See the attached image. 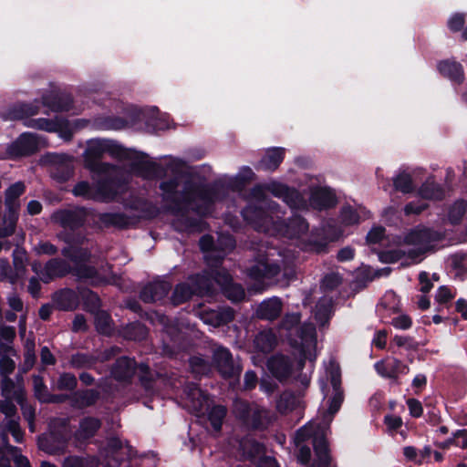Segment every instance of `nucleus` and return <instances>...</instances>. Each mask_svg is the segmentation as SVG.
<instances>
[{
	"label": "nucleus",
	"instance_id": "obj_16",
	"mask_svg": "<svg viewBox=\"0 0 467 467\" xmlns=\"http://www.w3.org/2000/svg\"><path fill=\"white\" fill-rule=\"evenodd\" d=\"M213 363L224 379L234 378L238 372L234 363L233 355L225 347H219L213 351Z\"/></svg>",
	"mask_w": 467,
	"mask_h": 467
},
{
	"label": "nucleus",
	"instance_id": "obj_38",
	"mask_svg": "<svg viewBox=\"0 0 467 467\" xmlns=\"http://www.w3.org/2000/svg\"><path fill=\"white\" fill-rule=\"evenodd\" d=\"M94 315V326L99 335L111 336L114 327L111 316L105 310H99Z\"/></svg>",
	"mask_w": 467,
	"mask_h": 467
},
{
	"label": "nucleus",
	"instance_id": "obj_11",
	"mask_svg": "<svg viewBox=\"0 0 467 467\" xmlns=\"http://www.w3.org/2000/svg\"><path fill=\"white\" fill-rule=\"evenodd\" d=\"M38 150V137L33 133L25 132L8 145L5 154L11 158L26 157L35 154Z\"/></svg>",
	"mask_w": 467,
	"mask_h": 467
},
{
	"label": "nucleus",
	"instance_id": "obj_64",
	"mask_svg": "<svg viewBox=\"0 0 467 467\" xmlns=\"http://www.w3.org/2000/svg\"><path fill=\"white\" fill-rule=\"evenodd\" d=\"M451 267L458 271V274L467 273V255L465 254H455L451 256Z\"/></svg>",
	"mask_w": 467,
	"mask_h": 467
},
{
	"label": "nucleus",
	"instance_id": "obj_14",
	"mask_svg": "<svg viewBox=\"0 0 467 467\" xmlns=\"http://www.w3.org/2000/svg\"><path fill=\"white\" fill-rule=\"evenodd\" d=\"M139 365L135 358L121 356L112 364L110 368L111 377L118 382L131 383Z\"/></svg>",
	"mask_w": 467,
	"mask_h": 467
},
{
	"label": "nucleus",
	"instance_id": "obj_39",
	"mask_svg": "<svg viewBox=\"0 0 467 467\" xmlns=\"http://www.w3.org/2000/svg\"><path fill=\"white\" fill-rule=\"evenodd\" d=\"M222 260L215 259L213 265L209 269L213 283H216L223 290L233 281V277L227 269L221 267Z\"/></svg>",
	"mask_w": 467,
	"mask_h": 467
},
{
	"label": "nucleus",
	"instance_id": "obj_15",
	"mask_svg": "<svg viewBox=\"0 0 467 467\" xmlns=\"http://www.w3.org/2000/svg\"><path fill=\"white\" fill-rule=\"evenodd\" d=\"M442 239V234L425 226H416L410 229L403 237L407 245L429 246L430 244Z\"/></svg>",
	"mask_w": 467,
	"mask_h": 467
},
{
	"label": "nucleus",
	"instance_id": "obj_32",
	"mask_svg": "<svg viewBox=\"0 0 467 467\" xmlns=\"http://www.w3.org/2000/svg\"><path fill=\"white\" fill-rule=\"evenodd\" d=\"M5 205V213L3 217V232L2 236H11L15 234L16 223L18 221V211L20 203H9Z\"/></svg>",
	"mask_w": 467,
	"mask_h": 467
},
{
	"label": "nucleus",
	"instance_id": "obj_29",
	"mask_svg": "<svg viewBox=\"0 0 467 467\" xmlns=\"http://www.w3.org/2000/svg\"><path fill=\"white\" fill-rule=\"evenodd\" d=\"M194 296H204L213 293V284L209 270L190 276Z\"/></svg>",
	"mask_w": 467,
	"mask_h": 467
},
{
	"label": "nucleus",
	"instance_id": "obj_6",
	"mask_svg": "<svg viewBox=\"0 0 467 467\" xmlns=\"http://www.w3.org/2000/svg\"><path fill=\"white\" fill-rule=\"evenodd\" d=\"M133 448L127 442L123 444L119 437H110L103 448L107 467H120L121 463L133 456Z\"/></svg>",
	"mask_w": 467,
	"mask_h": 467
},
{
	"label": "nucleus",
	"instance_id": "obj_59",
	"mask_svg": "<svg viewBox=\"0 0 467 467\" xmlns=\"http://www.w3.org/2000/svg\"><path fill=\"white\" fill-rule=\"evenodd\" d=\"M74 274L78 278L91 279L99 275L98 270L95 266L86 264L77 265L74 268Z\"/></svg>",
	"mask_w": 467,
	"mask_h": 467
},
{
	"label": "nucleus",
	"instance_id": "obj_21",
	"mask_svg": "<svg viewBox=\"0 0 467 467\" xmlns=\"http://www.w3.org/2000/svg\"><path fill=\"white\" fill-rule=\"evenodd\" d=\"M52 298L57 309L74 311L79 306V287L78 291L72 288L59 289L54 293Z\"/></svg>",
	"mask_w": 467,
	"mask_h": 467
},
{
	"label": "nucleus",
	"instance_id": "obj_47",
	"mask_svg": "<svg viewBox=\"0 0 467 467\" xmlns=\"http://www.w3.org/2000/svg\"><path fill=\"white\" fill-rule=\"evenodd\" d=\"M394 190L402 193H410L414 191L412 177L406 171L400 172L393 178Z\"/></svg>",
	"mask_w": 467,
	"mask_h": 467
},
{
	"label": "nucleus",
	"instance_id": "obj_30",
	"mask_svg": "<svg viewBox=\"0 0 467 467\" xmlns=\"http://www.w3.org/2000/svg\"><path fill=\"white\" fill-rule=\"evenodd\" d=\"M99 398L100 393L95 389L76 390L72 392V407L77 409L91 407Z\"/></svg>",
	"mask_w": 467,
	"mask_h": 467
},
{
	"label": "nucleus",
	"instance_id": "obj_41",
	"mask_svg": "<svg viewBox=\"0 0 467 467\" xmlns=\"http://www.w3.org/2000/svg\"><path fill=\"white\" fill-rule=\"evenodd\" d=\"M98 358L88 353L77 352L69 358V366L75 369L92 368L96 366Z\"/></svg>",
	"mask_w": 467,
	"mask_h": 467
},
{
	"label": "nucleus",
	"instance_id": "obj_43",
	"mask_svg": "<svg viewBox=\"0 0 467 467\" xmlns=\"http://www.w3.org/2000/svg\"><path fill=\"white\" fill-rule=\"evenodd\" d=\"M313 448L317 458L316 462H331L329 445L324 436L314 438Z\"/></svg>",
	"mask_w": 467,
	"mask_h": 467
},
{
	"label": "nucleus",
	"instance_id": "obj_8",
	"mask_svg": "<svg viewBox=\"0 0 467 467\" xmlns=\"http://www.w3.org/2000/svg\"><path fill=\"white\" fill-rule=\"evenodd\" d=\"M104 153H106L105 140L90 141L84 152L85 168L98 174L107 172L110 165L101 161Z\"/></svg>",
	"mask_w": 467,
	"mask_h": 467
},
{
	"label": "nucleus",
	"instance_id": "obj_34",
	"mask_svg": "<svg viewBox=\"0 0 467 467\" xmlns=\"http://www.w3.org/2000/svg\"><path fill=\"white\" fill-rule=\"evenodd\" d=\"M82 301L83 309L94 314L100 309L101 300L99 295L88 287H79V301Z\"/></svg>",
	"mask_w": 467,
	"mask_h": 467
},
{
	"label": "nucleus",
	"instance_id": "obj_54",
	"mask_svg": "<svg viewBox=\"0 0 467 467\" xmlns=\"http://www.w3.org/2000/svg\"><path fill=\"white\" fill-rule=\"evenodd\" d=\"M405 255L406 252L401 249L382 250L378 254L379 260L383 264H395Z\"/></svg>",
	"mask_w": 467,
	"mask_h": 467
},
{
	"label": "nucleus",
	"instance_id": "obj_48",
	"mask_svg": "<svg viewBox=\"0 0 467 467\" xmlns=\"http://www.w3.org/2000/svg\"><path fill=\"white\" fill-rule=\"evenodd\" d=\"M467 211V202L463 199L456 201L449 209L448 218L451 224H459Z\"/></svg>",
	"mask_w": 467,
	"mask_h": 467
},
{
	"label": "nucleus",
	"instance_id": "obj_53",
	"mask_svg": "<svg viewBox=\"0 0 467 467\" xmlns=\"http://www.w3.org/2000/svg\"><path fill=\"white\" fill-rule=\"evenodd\" d=\"M78 379L76 376L69 372H63L59 375L57 381V389L58 390L76 391Z\"/></svg>",
	"mask_w": 467,
	"mask_h": 467
},
{
	"label": "nucleus",
	"instance_id": "obj_25",
	"mask_svg": "<svg viewBox=\"0 0 467 467\" xmlns=\"http://www.w3.org/2000/svg\"><path fill=\"white\" fill-rule=\"evenodd\" d=\"M71 271L69 264L61 258H52L48 260L42 272V281L48 283L55 277H64L68 275Z\"/></svg>",
	"mask_w": 467,
	"mask_h": 467
},
{
	"label": "nucleus",
	"instance_id": "obj_55",
	"mask_svg": "<svg viewBox=\"0 0 467 467\" xmlns=\"http://www.w3.org/2000/svg\"><path fill=\"white\" fill-rule=\"evenodd\" d=\"M180 181L177 177L170 178L160 182L159 189L162 192L161 200L168 198L174 194H179L178 187Z\"/></svg>",
	"mask_w": 467,
	"mask_h": 467
},
{
	"label": "nucleus",
	"instance_id": "obj_7",
	"mask_svg": "<svg viewBox=\"0 0 467 467\" xmlns=\"http://www.w3.org/2000/svg\"><path fill=\"white\" fill-rule=\"evenodd\" d=\"M67 420H63L62 428H55L47 435L38 437V447L40 450L51 455L62 453L67 446L68 435L65 427Z\"/></svg>",
	"mask_w": 467,
	"mask_h": 467
},
{
	"label": "nucleus",
	"instance_id": "obj_4",
	"mask_svg": "<svg viewBox=\"0 0 467 467\" xmlns=\"http://www.w3.org/2000/svg\"><path fill=\"white\" fill-rule=\"evenodd\" d=\"M44 161L49 165L50 177L58 183L68 182L74 175V158L68 154L47 153Z\"/></svg>",
	"mask_w": 467,
	"mask_h": 467
},
{
	"label": "nucleus",
	"instance_id": "obj_28",
	"mask_svg": "<svg viewBox=\"0 0 467 467\" xmlns=\"http://www.w3.org/2000/svg\"><path fill=\"white\" fill-rule=\"evenodd\" d=\"M283 304L277 297L264 300L256 309V317L261 320L274 321L282 313Z\"/></svg>",
	"mask_w": 467,
	"mask_h": 467
},
{
	"label": "nucleus",
	"instance_id": "obj_5",
	"mask_svg": "<svg viewBox=\"0 0 467 467\" xmlns=\"http://www.w3.org/2000/svg\"><path fill=\"white\" fill-rule=\"evenodd\" d=\"M136 157L130 160V170L143 179L150 180L157 178H164L167 174V169L161 164L149 161V155L143 151H134Z\"/></svg>",
	"mask_w": 467,
	"mask_h": 467
},
{
	"label": "nucleus",
	"instance_id": "obj_17",
	"mask_svg": "<svg viewBox=\"0 0 467 467\" xmlns=\"http://www.w3.org/2000/svg\"><path fill=\"white\" fill-rule=\"evenodd\" d=\"M171 289V285L168 281L157 280L146 284L140 292V299L151 304L165 298Z\"/></svg>",
	"mask_w": 467,
	"mask_h": 467
},
{
	"label": "nucleus",
	"instance_id": "obj_60",
	"mask_svg": "<svg viewBox=\"0 0 467 467\" xmlns=\"http://www.w3.org/2000/svg\"><path fill=\"white\" fill-rule=\"evenodd\" d=\"M342 283V277L337 273L327 274L322 279V286L328 291L337 289Z\"/></svg>",
	"mask_w": 467,
	"mask_h": 467
},
{
	"label": "nucleus",
	"instance_id": "obj_36",
	"mask_svg": "<svg viewBox=\"0 0 467 467\" xmlns=\"http://www.w3.org/2000/svg\"><path fill=\"white\" fill-rule=\"evenodd\" d=\"M106 141V153H109L113 159L119 161H130L136 157L134 155V149H128L120 145L115 140H105Z\"/></svg>",
	"mask_w": 467,
	"mask_h": 467
},
{
	"label": "nucleus",
	"instance_id": "obj_1",
	"mask_svg": "<svg viewBox=\"0 0 467 467\" xmlns=\"http://www.w3.org/2000/svg\"><path fill=\"white\" fill-rule=\"evenodd\" d=\"M192 196L197 197L202 203L195 205L192 208V211L200 215H205L217 202L223 201L226 198L227 188L220 181L212 183L188 182L185 184L184 192H180L179 194L162 200L165 202L167 212L182 217L188 228L199 229L202 223V220L188 216L190 205L194 201Z\"/></svg>",
	"mask_w": 467,
	"mask_h": 467
},
{
	"label": "nucleus",
	"instance_id": "obj_58",
	"mask_svg": "<svg viewBox=\"0 0 467 467\" xmlns=\"http://www.w3.org/2000/svg\"><path fill=\"white\" fill-rule=\"evenodd\" d=\"M429 208L425 200H417L408 202L404 207V213L410 215H419Z\"/></svg>",
	"mask_w": 467,
	"mask_h": 467
},
{
	"label": "nucleus",
	"instance_id": "obj_35",
	"mask_svg": "<svg viewBox=\"0 0 467 467\" xmlns=\"http://www.w3.org/2000/svg\"><path fill=\"white\" fill-rule=\"evenodd\" d=\"M239 446L243 454L249 460H254L265 452V444L253 438L242 439Z\"/></svg>",
	"mask_w": 467,
	"mask_h": 467
},
{
	"label": "nucleus",
	"instance_id": "obj_63",
	"mask_svg": "<svg viewBox=\"0 0 467 467\" xmlns=\"http://www.w3.org/2000/svg\"><path fill=\"white\" fill-rule=\"evenodd\" d=\"M62 467H94V465L83 457L68 456L64 460Z\"/></svg>",
	"mask_w": 467,
	"mask_h": 467
},
{
	"label": "nucleus",
	"instance_id": "obj_27",
	"mask_svg": "<svg viewBox=\"0 0 467 467\" xmlns=\"http://www.w3.org/2000/svg\"><path fill=\"white\" fill-rule=\"evenodd\" d=\"M100 428L101 421L99 419L86 416L79 420V426L75 432V438L78 441H87L93 438Z\"/></svg>",
	"mask_w": 467,
	"mask_h": 467
},
{
	"label": "nucleus",
	"instance_id": "obj_50",
	"mask_svg": "<svg viewBox=\"0 0 467 467\" xmlns=\"http://www.w3.org/2000/svg\"><path fill=\"white\" fill-rule=\"evenodd\" d=\"M26 192L25 182L18 181L11 184L5 192V204L19 203L18 199Z\"/></svg>",
	"mask_w": 467,
	"mask_h": 467
},
{
	"label": "nucleus",
	"instance_id": "obj_2",
	"mask_svg": "<svg viewBox=\"0 0 467 467\" xmlns=\"http://www.w3.org/2000/svg\"><path fill=\"white\" fill-rule=\"evenodd\" d=\"M282 213L280 205L271 200L249 203L241 212L244 220L256 231L275 234V228Z\"/></svg>",
	"mask_w": 467,
	"mask_h": 467
},
{
	"label": "nucleus",
	"instance_id": "obj_13",
	"mask_svg": "<svg viewBox=\"0 0 467 467\" xmlns=\"http://www.w3.org/2000/svg\"><path fill=\"white\" fill-rule=\"evenodd\" d=\"M376 372L382 378L390 379L392 383L400 385L399 376L410 372L408 365L396 358H387L374 364Z\"/></svg>",
	"mask_w": 467,
	"mask_h": 467
},
{
	"label": "nucleus",
	"instance_id": "obj_20",
	"mask_svg": "<svg viewBox=\"0 0 467 467\" xmlns=\"http://www.w3.org/2000/svg\"><path fill=\"white\" fill-rule=\"evenodd\" d=\"M118 182L111 177H105L94 182L95 202H109L118 195Z\"/></svg>",
	"mask_w": 467,
	"mask_h": 467
},
{
	"label": "nucleus",
	"instance_id": "obj_10",
	"mask_svg": "<svg viewBox=\"0 0 467 467\" xmlns=\"http://www.w3.org/2000/svg\"><path fill=\"white\" fill-rule=\"evenodd\" d=\"M255 263L247 269L248 276L254 281L273 279L281 272V266L276 262H269L266 254H258Z\"/></svg>",
	"mask_w": 467,
	"mask_h": 467
},
{
	"label": "nucleus",
	"instance_id": "obj_62",
	"mask_svg": "<svg viewBox=\"0 0 467 467\" xmlns=\"http://www.w3.org/2000/svg\"><path fill=\"white\" fill-rule=\"evenodd\" d=\"M385 228L383 226L372 227L366 236V242L368 244H379L385 235Z\"/></svg>",
	"mask_w": 467,
	"mask_h": 467
},
{
	"label": "nucleus",
	"instance_id": "obj_18",
	"mask_svg": "<svg viewBox=\"0 0 467 467\" xmlns=\"http://www.w3.org/2000/svg\"><path fill=\"white\" fill-rule=\"evenodd\" d=\"M99 222L106 228L115 227L126 230L139 223L136 215H127L124 213H101L98 215Z\"/></svg>",
	"mask_w": 467,
	"mask_h": 467
},
{
	"label": "nucleus",
	"instance_id": "obj_22",
	"mask_svg": "<svg viewBox=\"0 0 467 467\" xmlns=\"http://www.w3.org/2000/svg\"><path fill=\"white\" fill-rule=\"evenodd\" d=\"M285 155V149L282 147H272L266 150L265 155L255 165L257 171H275L283 162Z\"/></svg>",
	"mask_w": 467,
	"mask_h": 467
},
{
	"label": "nucleus",
	"instance_id": "obj_45",
	"mask_svg": "<svg viewBox=\"0 0 467 467\" xmlns=\"http://www.w3.org/2000/svg\"><path fill=\"white\" fill-rule=\"evenodd\" d=\"M39 112V107L32 103H17L10 109V114L15 119H23Z\"/></svg>",
	"mask_w": 467,
	"mask_h": 467
},
{
	"label": "nucleus",
	"instance_id": "obj_40",
	"mask_svg": "<svg viewBox=\"0 0 467 467\" xmlns=\"http://www.w3.org/2000/svg\"><path fill=\"white\" fill-rule=\"evenodd\" d=\"M140 386L146 390H151L159 378V373L152 371L147 363H140L137 370Z\"/></svg>",
	"mask_w": 467,
	"mask_h": 467
},
{
	"label": "nucleus",
	"instance_id": "obj_61",
	"mask_svg": "<svg viewBox=\"0 0 467 467\" xmlns=\"http://www.w3.org/2000/svg\"><path fill=\"white\" fill-rule=\"evenodd\" d=\"M104 126L107 130H122L129 126V121L119 116H110L104 119Z\"/></svg>",
	"mask_w": 467,
	"mask_h": 467
},
{
	"label": "nucleus",
	"instance_id": "obj_3",
	"mask_svg": "<svg viewBox=\"0 0 467 467\" xmlns=\"http://www.w3.org/2000/svg\"><path fill=\"white\" fill-rule=\"evenodd\" d=\"M235 411L237 418L251 431H264L273 422V418L267 409L256 404L251 405L245 400L236 403Z\"/></svg>",
	"mask_w": 467,
	"mask_h": 467
},
{
	"label": "nucleus",
	"instance_id": "obj_49",
	"mask_svg": "<svg viewBox=\"0 0 467 467\" xmlns=\"http://www.w3.org/2000/svg\"><path fill=\"white\" fill-rule=\"evenodd\" d=\"M71 192L75 197L95 202L94 183H89L88 181L77 182Z\"/></svg>",
	"mask_w": 467,
	"mask_h": 467
},
{
	"label": "nucleus",
	"instance_id": "obj_33",
	"mask_svg": "<svg viewBox=\"0 0 467 467\" xmlns=\"http://www.w3.org/2000/svg\"><path fill=\"white\" fill-rule=\"evenodd\" d=\"M276 336L272 329L262 330L254 339V348L262 353H270L276 346Z\"/></svg>",
	"mask_w": 467,
	"mask_h": 467
},
{
	"label": "nucleus",
	"instance_id": "obj_57",
	"mask_svg": "<svg viewBox=\"0 0 467 467\" xmlns=\"http://www.w3.org/2000/svg\"><path fill=\"white\" fill-rule=\"evenodd\" d=\"M395 344L399 348H404L407 350H417L419 343L411 337L396 335L391 339V344Z\"/></svg>",
	"mask_w": 467,
	"mask_h": 467
},
{
	"label": "nucleus",
	"instance_id": "obj_31",
	"mask_svg": "<svg viewBox=\"0 0 467 467\" xmlns=\"http://www.w3.org/2000/svg\"><path fill=\"white\" fill-rule=\"evenodd\" d=\"M419 195L425 201H441L445 197V191L442 185L436 182L432 178H428L420 185Z\"/></svg>",
	"mask_w": 467,
	"mask_h": 467
},
{
	"label": "nucleus",
	"instance_id": "obj_56",
	"mask_svg": "<svg viewBox=\"0 0 467 467\" xmlns=\"http://www.w3.org/2000/svg\"><path fill=\"white\" fill-rule=\"evenodd\" d=\"M33 387L36 398L41 402L44 403V400L47 399V395L50 392L47 389V385L44 382V379L40 375L33 376Z\"/></svg>",
	"mask_w": 467,
	"mask_h": 467
},
{
	"label": "nucleus",
	"instance_id": "obj_52",
	"mask_svg": "<svg viewBox=\"0 0 467 467\" xmlns=\"http://www.w3.org/2000/svg\"><path fill=\"white\" fill-rule=\"evenodd\" d=\"M339 221L345 226H351L359 223V214L351 205L347 204L341 207Z\"/></svg>",
	"mask_w": 467,
	"mask_h": 467
},
{
	"label": "nucleus",
	"instance_id": "obj_46",
	"mask_svg": "<svg viewBox=\"0 0 467 467\" xmlns=\"http://www.w3.org/2000/svg\"><path fill=\"white\" fill-rule=\"evenodd\" d=\"M227 409L223 405H214L208 413V420L215 431H221Z\"/></svg>",
	"mask_w": 467,
	"mask_h": 467
},
{
	"label": "nucleus",
	"instance_id": "obj_42",
	"mask_svg": "<svg viewBox=\"0 0 467 467\" xmlns=\"http://www.w3.org/2000/svg\"><path fill=\"white\" fill-rule=\"evenodd\" d=\"M297 407V399L291 391H284L276 401V410L281 414L286 415L294 411Z\"/></svg>",
	"mask_w": 467,
	"mask_h": 467
},
{
	"label": "nucleus",
	"instance_id": "obj_12",
	"mask_svg": "<svg viewBox=\"0 0 467 467\" xmlns=\"http://www.w3.org/2000/svg\"><path fill=\"white\" fill-rule=\"evenodd\" d=\"M88 212L85 207L78 206L73 209H61L54 213V218L61 227L76 231L85 225Z\"/></svg>",
	"mask_w": 467,
	"mask_h": 467
},
{
	"label": "nucleus",
	"instance_id": "obj_23",
	"mask_svg": "<svg viewBox=\"0 0 467 467\" xmlns=\"http://www.w3.org/2000/svg\"><path fill=\"white\" fill-rule=\"evenodd\" d=\"M267 368L271 374L279 381L290 378L293 370L290 358L285 355H275L267 362Z\"/></svg>",
	"mask_w": 467,
	"mask_h": 467
},
{
	"label": "nucleus",
	"instance_id": "obj_44",
	"mask_svg": "<svg viewBox=\"0 0 467 467\" xmlns=\"http://www.w3.org/2000/svg\"><path fill=\"white\" fill-rule=\"evenodd\" d=\"M292 210L306 208V202L301 192L294 187H288L282 199Z\"/></svg>",
	"mask_w": 467,
	"mask_h": 467
},
{
	"label": "nucleus",
	"instance_id": "obj_26",
	"mask_svg": "<svg viewBox=\"0 0 467 467\" xmlns=\"http://www.w3.org/2000/svg\"><path fill=\"white\" fill-rule=\"evenodd\" d=\"M439 73L458 85L464 81V70L462 65L455 60L444 59L438 63Z\"/></svg>",
	"mask_w": 467,
	"mask_h": 467
},
{
	"label": "nucleus",
	"instance_id": "obj_37",
	"mask_svg": "<svg viewBox=\"0 0 467 467\" xmlns=\"http://www.w3.org/2000/svg\"><path fill=\"white\" fill-rule=\"evenodd\" d=\"M194 296V289L189 283H178L172 291L171 302L173 306H180L190 301Z\"/></svg>",
	"mask_w": 467,
	"mask_h": 467
},
{
	"label": "nucleus",
	"instance_id": "obj_19",
	"mask_svg": "<svg viewBox=\"0 0 467 467\" xmlns=\"http://www.w3.org/2000/svg\"><path fill=\"white\" fill-rule=\"evenodd\" d=\"M42 104L53 112H67L72 109L73 98L64 92L49 91L41 97Z\"/></svg>",
	"mask_w": 467,
	"mask_h": 467
},
{
	"label": "nucleus",
	"instance_id": "obj_9",
	"mask_svg": "<svg viewBox=\"0 0 467 467\" xmlns=\"http://www.w3.org/2000/svg\"><path fill=\"white\" fill-rule=\"evenodd\" d=\"M308 228L309 224L303 216L295 213L285 220L283 218L281 213H279L275 228V234H280L282 236L294 239L306 234L308 232Z\"/></svg>",
	"mask_w": 467,
	"mask_h": 467
},
{
	"label": "nucleus",
	"instance_id": "obj_51",
	"mask_svg": "<svg viewBox=\"0 0 467 467\" xmlns=\"http://www.w3.org/2000/svg\"><path fill=\"white\" fill-rule=\"evenodd\" d=\"M223 294L231 301L238 303L244 299L245 291L242 285L234 280L222 290Z\"/></svg>",
	"mask_w": 467,
	"mask_h": 467
},
{
	"label": "nucleus",
	"instance_id": "obj_24",
	"mask_svg": "<svg viewBox=\"0 0 467 467\" xmlns=\"http://www.w3.org/2000/svg\"><path fill=\"white\" fill-rule=\"evenodd\" d=\"M310 202L313 207L322 211L334 208L337 204V198L332 189L320 187L311 193Z\"/></svg>",
	"mask_w": 467,
	"mask_h": 467
}]
</instances>
